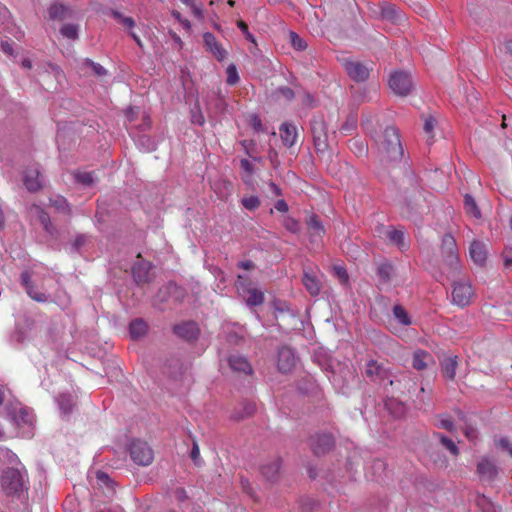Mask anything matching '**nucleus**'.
I'll return each mask as SVG.
<instances>
[{
  "instance_id": "58836bf2",
  "label": "nucleus",
  "mask_w": 512,
  "mask_h": 512,
  "mask_svg": "<svg viewBox=\"0 0 512 512\" xmlns=\"http://www.w3.org/2000/svg\"><path fill=\"white\" fill-rule=\"evenodd\" d=\"M433 435L434 437L439 439L441 445L445 447L453 456L459 455V448L451 438L447 437L446 435L440 432H435Z\"/></svg>"
},
{
  "instance_id": "3c124183",
  "label": "nucleus",
  "mask_w": 512,
  "mask_h": 512,
  "mask_svg": "<svg viewBox=\"0 0 512 512\" xmlns=\"http://www.w3.org/2000/svg\"><path fill=\"white\" fill-rule=\"evenodd\" d=\"M227 79L226 82L228 85H236L240 81V77L237 71L235 64H230L226 69Z\"/></svg>"
},
{
  "instance_id": "f3484780",
  "label": "nucleus",
  "mask_w": 512,
  "mask_h": 512,
  "mask_svg": "<svg viewBox=\"0 0 512 512\" xmlns=\"http://www.w3.org/2000/svg\"><path fill=\"white\" fill-rule=\"evenodd\" d=\"M476 473L482 481L493 482L498 476L499 468L488 457H482L477 464Z\"/></svg>"
},
{
  "instance_id": "bf43d9fd",
  "label": "nucleus",
  "mask_w": 512,
  "mask_h": 512,
  "mask_svg": "<svg viewBox=\"0 0 512 512\" xmlns=\"http://www.w3.org/2000/svg\"><path fill=\"white\" fill-rule=\"evenodd\" d=\"M87 243V236L85 234H78L71 244V251L79 253L81 248Z\"/></svg>"
},
{
  "instance_id": "603ef678",
  "label": "nucleus",
  "mask_w": 512,
  "mask_h": 512,
  "mask_svg": "<svg viewBox=\"0 0 512 512\" xmlns=\"http://www.w3.org/2000/svg\"><path fill=\"white\" fill-rule=\"evenodd\" d=\"M243 207L249 211L258 209L261 205V201L257 196L245 197L241 200Z\"/></svg>"
},
{
  "instance_id": "1a4fd4ad",
  "label": "nucleus",
  "mask_w": 512,
  "mask_h": 512,
  "mask_svg": "<svg viewBox=\"0 0 512 512\" xmlns=\"http://www.w3.org/2000/svg\"><path fill=\"white\" fill-rule=\"evenodd\" d=\"M131 459L138 465L148 466L152 463L154 454L146 442L134 440L129 447Z\"/></svg>"
},
{
  "instance_id": "a211bd4d",
  "label": "nucleus",
  "mask_w": 512,
  "mask_h": 512,
  "mask_svg": "<svg viewBox=\"0 0 512 512\" xmlns=\"http://www.w3.org/2000/svg\"><path fill=\"white\" fill-rule=\"evenodd\" d=\"M283 459L280 456L262 464L259 468L261 475L268 482L275 483L279 480Z\"/></svg>"
},
{
  "instance_id": "4be33fe9",
  "label": "nucleus",
  "mask_w": 512,
  "mask_h": 512,
  "mask_svg": "<svg viewBox=\"0 0 512 512\" xmlns=\"http://www.w3.org/2000/svg\"><path fill=\"white\" fill-rule=\"evenodd\" d=\"M203 42L206 50L212 53L219 62H222L226 58L227 51L211 32H205L203 34Z\"/></svg>"
},
{
  "instance_id": "49530a36",
  "label": "nucleus",
  "mask_w": 512,
  "mask_h": 512,
  "mask_svg": "<svg viewBox=\"0 0 512 512\" xmlns=\"http://www.w3.org/2000/svg\"><path fill=\"white\" fill-rule=\"evenodd\" d=\"M289 38L291 46L297 51H304L307 48V42L296 32L290 31Z\"/></svg>"
},
{
  "instance_id": "7c9ffc66",
  "label": "nucleus",
  "mask_w": 512,
  "mask_h": 512,
  "mask_svg": "<svg viewBox=\"0 0 512 512\" xmlns=\"http://www.w3.org/2000/svg\"><path fill=\"white\" fill-rule=\"evenodd\" d=\"M56 401L61 413L65 417H68L72 413L74 407L76 406L75 399L73 395L70 393L59 394L58 397L56 398Z\"/></svg>"
},
{
  "instance_id": "f8f14e48",
  "label": "nucleus",
  "mask_w": 512,
  "mask_h": 512,
  "mask_svg": "<svg viewBox=\"0 0 512 512\" xmlns=\"http://www.w3.org/2000/svg\"><path fill=\"white\" fill-rule=\"evenodd\" d=\"M389 87L400 96H407L412 89L411 76L403 71L394 72L389 78Z\"/></svg>"
},
{
  "instance_id": "864d4df0",
  "label": "nucleus",
  "mask_w": 512,
  "mask_h": 512,
  "mask_svg": "<svg viewBox=\"0 0 512 512\" xmlns=\"http://www.w3.org/2000/svg\"><path fill=\"white\" fill-rule=\"evenodd\" d=\"M387 237L389 240L396 244L398 247L404 246V232L397 229H392L388 232Z\"/></svg>"
},
{
  "instance_id": "79ce46f5",
  "label": "nucleus",
  "mask_w": 512,
  "mask_h": 512,
  "mask_svg": "<svg viewBox=\"0 0 512 512\" xmlns=\"http://www.w3.org/2000/svg\"><path fill=\"white\" fill-rule=\"evenodd\" d=\"M464 209L467 214L472 215L476 219L481 218V212L478 208L475 199L470 194L464 196Z\"/></svg>"
},
{
  "instance_id": "c756f323",
  "label": "nucleus",
  "mask_w": 512,
  "mask_h": 512,
  "mask_svg": "<svg viewBox=\"0 0 512 512\" xmlns=\"http://www.w3.org/2000/svg\"><path fill=\"white\" fill-rule=\"evenodd\" d=\"M384 406L394 418H402L406 414L405 404L395 397H387Z\"/></svg>"
},
{
  "instance_id": "bb28decb",
  "label": "nucleus",
  "mask_w": 512,
  "mask_h": 512,
  "mask_svg": "<svg viewBox=\"0 0 512 512\" xmlns=\"http://www.w3.org/2000/svg\"><path fill=\"white\" fill-rule=\"evenodd\" d=\"M279 131L283 145L288 148L292 147L297 138L296 126L291 123L284 122L281 124Z\"/></svg>"
},
{
  "instance_id": "0e129e2a",
  "label": "nucleus",
  "mask_w": 512,
  "mask_h": 512,
  "mask_svg": "<svg viewBox=\"0 0 512 512\" xmlns=\"http://www.w3.org/2000/svg\"><path fill=\"white\" fill-rule=\"evenodd\" d=\"M277 93L288 101H291L295 97L294 91L288 86H280L277 88Z\"/></svg>"
},
{
  "instance_id": "f704fd0d",
  "label": "nucleus",
  "mask_w": 512,
  "mask_h": 512,
  "mask_svg": "<svg viewBox=\"0 0 512 512\" xmlns=\"http://www.w3.org/2000/svg\"><path fill=\"white\" fill-rule=\"evenodd\" d=\"M302 283L310 295L316 296L320 293L321 285L316 276L305 272Z\"/></svg>"
},
{
  "instance_id": "ea45409f",
  "label": "nucleus",
  "mask_w": 512,
  "mask_h": 512,
  "mask_svg": "<svg viewBox=\"0 0 512 512\" xmlns=\"http://www.w3.org/2000/svg\"><path fill=\"white\" fill-rule=\"evenodd\" d=\"M107 15L111 16L113 19L118 21L120 24L125 26L128 29H132L135 26V21L132 17L124 16L121 12L115 9H108L106 12Z\"/></svg>"
},
{
  "instance_id": "09e8293b",
  "label": "nucleus",
  "mask_w": 512,
  "mask_h": 512,
  "mask_svg": "<svg viewBox=\"0 0 512 512\" xmlns=\"http://www.w3.org/2000/svg\"><path fill=\"white\" fill-rule=\"evenodd\" d=\"M284 228L293 233V234H297L300 232V223L298 220H296L295 218L291 217V216H286L284 219H283V222H282Z\"/></svg>"
},
{
  "instance_id": "9b49d317",
  "label": "nucleus",
  "mask_w": 512,
  "mask_h": 512,
  "mask_svg": "<svg viewBox=\"0 0 512 512\" xmlns=\"http://www.w3.org/2000/svg\"><path fill=\"white\" fill-rule=\"evenodd\" d=\"M137 259L138 260L133 263L131 268L132 276L138 286H143L150 283L153 279L150 274L153 265L151 262L143 259L140 253L137 255Z\"/></svg>"
},
{
  "instance_id": "c85d7f7f",
  "label": "nucleus",
  "mask_w": 512,
  "mask_h": 512,
  "mask_svg": "<svg viewBox=\"0 0 512 512\" xmlns=\"http://www.w3.org/2000/svg\"><path fill=\"white\" fill-rule=\"evenodd\" d=\"M318 384L310 374L302 376L297 381V389L303 395H313L318 392Z\"/></svg>"
},
{
  "instance_id": "6e6552de",
  "label": "nucleus",
  "mask_w": 512,
  "mask_h": 512,
  "mask_svg": "<svg viewBox=\"0 0 512 512\" xmlns=\"http://www.w3.org/2000/svg\"><path fill=\"white\" fill-rule=\"evenodd\" d=\"M187 295V292L185 288L178 285L174 281H169L162 287H160L154 297L155 303H165L172 299L174 303L181 304L185 297Z\"/></svg>"
},
{
  "instance_id": "6ab92c4d",
  "label": "nucleus",
  "mask_w": 512,
  "mask_h": 512,
  "mask_svg": "<svg viewBox=\"0 0 512 512\" xmlns=\"http://www.w3.org/2000/svg\"><path fill=\"white\" fill-rule=\"evenodd\" d=\"M473 295L472 286L467 283L458 282L454 284L452 290V301L459 307H465L470 303Z\"/></svg>"
},
{
  "instance_id": "c03bdc74",
  "label": "nucleus",
  "mask_w": 512,
  "mask_h": 512,
  "mask_svg": "<svg viewBox=\"0 0 512 512\" xmlns=\"http://www.w3.org/2000/svg\"><path fill=\"white\" fill-rule=\"evenodd\" d=\"M60 33L63 37L77 40L79 38V26L77 24H65L61 27Z\"/></svg>"
},
{
  "instance_id": "774afa93",
  "label": "nucleus",
  "mask_w": 512,
  "mask_h": 512,
  "mask_svg": "<svg viewBox=\"0 0 512 512\" xmlns=\"http://www.w3.org/2000/svg\"><path fill=\"white\" fill-rule=\"evenodd\" d=\"M273 306L276 312L284 313L290 311L289 305L286 301L276 299L273 301Z\"/></svg>"
},
{
  "instance_id": "473e14b6",
  "label": "nucleus",
  "mask_w": 512,
  "mask_h": 512,
  "mask_svg": "<svg viewBox=\"0 0 512 512\" xmlns=\"http://www.w3.org/2000/svg\"><path fill=\"white\" fill-rule=\"evenodd\" d=\"M241 407L240 410H236L232 414V419L240 421L252 416L256 412V404L254 402L245 400L241 403Z\"/></svg>"
},
{
  "instance_id": "b1692460",
  "label": "nucleus",
  "mask_w": 512,
  "mask_h": 512,
  "mask_svg": "<svg viewBox=\"0 0 512 512\" xmlns=\"http://www.w3.org/2000/svg\"><path fill=\"white\" fill-rule=\"evenodd\" d=\"M365 373L373 381H384L391 376V372L375 360L368 361Z\"/></svg>"
},
{
  "instance_id": "7ed1b4c3",
  "label": "nucleus",
  "mask_w": 512,
  "mask_h": 512,
  "mask_svg": "<svg viewBox=\"0 0 512 512\" xmlns=\"http://www.w3.org/2000/svg\"><path fill=\"white\" fill-rule=\"evenodd\" d=\"M382 153L389 161H400L404 155V150L400 140L399 130L395 126H388L383 132V141L381 143Z\"/></svg>"
},
{
  "instance_id": "6e6d98bb",
  "label": "nucleus",
  "mask_w": 512,
  "mask_h": 512,
  "mask_svg": "<svg viewBox=\"0 0 512 512\" xmlns=\"http://www.w3.org/2000/svg\"><path fill=\"white\" fill-rule=\"evenodd\" d=\"M26 293L37 302H46L48 301L49 295L45 293H40L35 291L34 284L30 285L28 288H25Z\"/></svg>"
},
{
  "instance_id": "5fc2aeb1",
  "label": "nucleus",
  "mask_w": 512,
  "mask_h": 512,
  "mask_svg": "<svg viewBox=\"0 0 512 512\" xmlns=\"http://www.w3.org/2000/svg\"><path fill=\"white\" fill-rule=\"evenodd\" d=\"M75 180L77 183L87 187H91L94 184V178L91 172H78L75 174Z\"/></svg>"
},
{
  "instance_id": "4468645a",
  "label": "nucleus",
  "mask_w": 512,
  "mask_h": 512,
  "mask_svg": "<svg viewBox=\"0 0 512 512\" xmlns=\"http://www.w3.org/2000/svg\"><path fill=\"white\" fill-rule=\"evenodd\" d=\"M380 17L393 25H402L406 21L405 14L393 3L380 4Z\"/></svg>"
},
{
  "instance_id": "423d86ee",
  "label": "nucleus",
  "mask_w": 512,
  "mask_h": 512,
  "mask_svg": "<svg viewBox=\"0 0 512 512\" xmlns=\"http://www.w3.org/2000/svg\"><path fill=\"white\" fill-rule=\"evenodd\" d=\"M358 382L355 369L347 365H339L337 370L332 371V383L344 395L350 394L352 384Z\"/></svg>"
},
{
  "instance_id": "dca6fc26",
  "label": "nucleus",
  "mask_w": 512,
  "mask_h": 512,
  "mask_svg": "<svg viewBox=\"0 0 512 512\" xmlns=\"http://www.w3.org/2000/svg\"><path fill=\"white\" fill-rule=\"evenodd\" d=\"M306 225L309 230V241L312 244H319L326 233V229L317 214H311L306 219Z\"/></svg>"
},
{
  "instance_id": "20e7f679",
  "label": "nucleus",
  "mask_w": 512,
  "mask_h": 512,
  "mask_svg": "<svg viewBox=\"0 0 512 512\" xmlns=\"http://www.w3.org/2000/svg\"><path fill=\"white\" fill-rule=\"evenodd\" d=\"M310 132L317 154H324L329 149L328 125L323 116H314L310 120Z\"/></svg>"
},
{
  "instance_id": "e2e57ef3",
  "label": "nucleus",
  "mask_w": 512,
  "mask_h": 512,
  "mask_svg": "<svg viewBox=\"0 0 512 512\" xmlns=\"http://www.w3.org/2000/svg\"><path fill=\"white\" fill-rule=\"evenodd\" d=\"M96 479L100 484H103L107 487L113 486V480L110 478V476L101 470L96 472Z\"/></svg>"
},
{
  "instance_id": "4d7b16f0",
  "label": "nucleus",
  "mask_w": 512,
  "mask_h": 512,
  "mask_svg": "<svg viewBox=\"0 0 512 512\" xmlns=\"http://www.w3.org/2000/svg\"><path fill=\"white\" fill-rule=\"evenodd\" d=\"M333 273L342 284H347L349 282V275L344 266L334 265Z\"/></svg>"
},
{
  "instance_id": "4c0bfd02",
  "label": "nucleus",
  "mask_w": 512,
  "mask_h": 512,
  "mask_svg": "<svg viewBox=\"0 0 512 512\" xmlns=\"http://www.w3.org/2000/svg\"><path fill=\"white\" fill-rule=\"evenodd\" d=\"M211 105L216 114L224 115L228 111V103L220 93L215 94L211 98Z\"/></svg>"
},
{
  "instance_id": "69168bd1",
  "label": "nucleus",
  "mask_w": 512,
  "mask_h": 512,
  "mask_svg": "<svg viewBox=\"0 0 512 512\" xmlns=\"http://www.w3.org/2000/svg\"><path fill=\"white\" fill-rule=\"evenodd\" d=\"M190 458L196 466H199L202 462L200 458L199 446L195 441H193L192 449L190 451Z\"/></svg>"
},
{
  "instance_id": "393cba45",
  "label": "nucleus",
  "mask_w": 512,
  "mask_h": 512,
  "mask_svg": "<svg viewBox=\"0 0 512 512\" xmlns=\"http://www.w3.org/2000/svg\"><path fill=\"white\" fill-rule=\"evenodd\" d=\"M162 372L169 378L177 380L183 373V363L177 357H170L165 361Z\"/></svg>"
},
{
  "instance_id": "f257e3e1",
  "label": "nucleus",
  "mask_w": 512,
  "mask_h": 512,
  "mask_svg": "<svg viewBox=\"0 0 512 512\" xmlns=\"http://www.w3.org/2000/svg\"><path fill=\"white\" fill-rule=\"evenodd\" d=\"M0 487L6 497L20 501L21 507L18 510L14 508V512H31L30 483L26 471L22 472L14 467L5 468L0 475Z\"/></svg>"
},
{
  "instance_id": "0eeeda50",
  "label": "nucleus",
  "mask_w": 512,
  "mask_h": 512,
  "mask_svg": "<svg viewBox=\"0 0 512 512\" xmlns=\"http://www.w3.org/2000/svg\"><path fill=\"white\" fill-rule=\"evenodd\" d=\"M308 444L314 456L322 457L334 450L336 439L330 432H319L309 437Z\"/></svg>"
},
{
  "instance_id": "a19ab883",
  "label": "nucleus",
  "mask_w": 512,
  "mask_h": 512,
  "mask_svg": "<svg viewBox=\"0 0 512 512\" xmlns=\"http://www.w3.org/2000/svg\"><path fill=\"white\" fill-rule=\"evenodd\" d=\"M394 268L389 262H383L377 267V276L382 283H388L391 280Z\"/></svg>"
},
{
  "instance_id": "338daca9",
  "label": "nucleus",
  "mask_w": 512,
  "mask_h": 512,
  "mask_svg": "<svg viewBox=\"0 0 512 512\" xmlns=\"http://www.w3.org/2000/svg\"><path fill=\"white\" fill-rule=\"evenodd\" d=\"M437 426L447 430L448 432H454L456 430L454 422L448 418H441Z\"/></svg>"
},
{
  "instance_id": "5701e85b",
  "label": "nucleus",
  "mask_w": 512,
  "mask_h": 512,
  "mask_svg": "<svg viewBox=\"0 0 512 512\" xmlns=\"http://www.w3.org/2000/svg\"><path fill=\"white\" fill-rule=\"evenodd\" d=\"M469 255L476 265L483 267L487 260L486 245L480 240H473L469 246Z\"/></svg>"
},
{
  "instance_id": "a878e982",
  "label": "nucleus",
  "mask_w": 512,
  "mask_h": 512,
  "mask_svg": "<svg viewBox=\"0 0 512 512\" xmlns=\"http://www.w3.org/2000/svg\"><path fill=\"white\" fill-rule=\"evenodd\" d=\"M228 365L233 372L249 375L253 372L251 364L244 356L231 355L227 359Z\"/></svg>"
},
{
  "instance_id": "f03ea898",
  "label": "nucleus",
  "mask_w": 512,
  "mask_h": 512,
  "mask_svg": "<svg viewBox=\"0 0 512 512\" xmlns=\"http://www.w3.org/2000/svg\"><path fill=\"white\" fill-rule=\"evenodd\" d=\"M399 194L402 198V206L408 214L416 212L420 200L423 198L422 188L419 183V177L415 172L407 167L402 183L398 187Z\"/></svg>"
},
{
  "instance_id": "cd10ccee",
  "label": "nucleus",
  "mask_w": 512,
  "mask_h": 512,
  "mask_svg": "<svg viewBox=\"0 0 512 512\" xmlns=\"http://www.w3.org/2000/svg\"><path fill=\"white\" fill-rule=\"evenodd\" d=\"M128 329L131 339L139 340L146 336V334L148 333L149 326L144 319L136 318L129 323Z\"/></svg>"
},
{
  "instance_id": "680f3d73",
  "label": "nucleus",
  "mask_w": 512,
  "mask_h": 512,
  "mask_svg": "<svg viewBox=\"0 0 512 512\" xmlns=\"http://www.w3.org/2000/svg\"><path fill=\"white\" fill-rule=\"evenodd\" d=\"M495 444L503 451H507L512 457V445L507 437H500L499 439H495Z\"/></svg>"
},
{
  "instance_id": "aec40b11",
  "label": "nucleus",
  "mask_w": 512,
  "mask_h": 512,
  "mask_svg": "<svg viewBox=\"0 0 512 512\" xmlns=\"http://www.w3.org/2000/svg\"><path fill=\"white\" fill-rule=\"evenodd\" d=\"M41 178L42 175L38 167H28L24 171L23 183L29 192L35 193L38 192L43 187V182Z\"/></svg>"
},
{
  "instance_id": "2f4dec72",
  "label": "nucleus",
  "mask_w": 512,
  "mask_h": 512,
  "mask_svg": "<svg viewBox=\"0 0 512 512\" xmlns=\"http://www.w3.org/2000/svg\"><path fill=\"white\" fill-rule=\"evenodd\" d=\"M48 14L51 20L62 21L71 15V11L68 6L59 2H54L48 8Z\"/></svg>"
},
{
  "instance_id": "ddd939ff",
  "label": "nucleus",
  "mask_w": 512,
  "mask_h": 512,
  "mask_svg": "<svg viewBox=\"0 0 512 512\" xmlns=\"http://www.w3.org/2000/svg\"><path fill=\"white\" fill-rule=\"evenodd\" d=\"M173 333L186 342H196L200 336V328L193 320L183 321L173 326Z\"/></svg>"
},
{
  "instance_id": "8fccbe9b",
  "label": "nucleus",
  "mask_w": 512,
  "mask_h": 512,
  "mask_svg": "<svg viewBox=\"0 0 512 512\" xmlns=\"http://www.w3.org/2000/svg\"><path fill=\"white\" fill-rule=\"evenodd\" d=\"M83 65L85 67H88V68L92 69L94 74L97 75V76H105V75H107V70L102 65H100L99 63L94 62L93 60H91L89 58L84 59Z\"/></svg>"
},
{
  "instance_id": "72a5a7b5",
  "label": "nucleus",
  "mask_w": 512,
  "mask_h": 512,
  "mask_svg": "<svg viewBox=\"0 0 512 512\" xmlns=\"http://www.w3.org/2000/svg\"><path fill=\"white\" fill-rule=\"evenodd\" d=\"M432 356L425 350L418 349L413 354L412 367L418 371L424 370L428 366L427 360H431Z\"/></svg>"
},
{
  "instance_id": "9d476101",
  "label": "nucleus",
  "mask_w": 512,
  "mask_h": 512,
  "mask_svg": "<svg viewBox=\"0 0 512 512\" xmlns=\"http://www.w3.org/2000/svg\"><path fill=\"white\" fill-rule=\"evenodd\" d=\"M237 284L242 293L246 295L245 302L247 306L256 307L264 302V293L260 289L251 287L247 277L238 275Z\"/></svg>"
},
{
  "instance_id": "c9c22d12",
  "label": "nucleus",
  "mask_w": 512,
  "mask_h": 512,
  "mask_svg": "<svg viewBox=\"0 0 512 512\" xmlns=\"http://www.w3.org/2000/svg\"><path fill=\"white\" fill-rule=\"evenodd\" d=\"M457 368V357H447L441 362L443 376L454 380Z\"/></svg>"
},
{
  "instance_id": "13d9d810",
  "label": "nucleus",
  "mask_w": 512,
  "mask_h": 512,
  "mask_svg": "<svg viewBox=\"0 0 512 512\" xmlns=\"http://www.w3.org/2000/svg\"><path fill=\"white\" fill-rule=\"evenodd\" d=\"M477 506L481 508L483 512H495L493 503L484 495L478 497Z\"/></svg>"
},
{
  "instance_id": "412c9836",
  "label": "nucleus",
  "mask_w": 512,
  "mask_h": 512,
  "mask_svg": "<svg viewBox=\"0 0 512 512\" xmlns=\"http://www.w3.org/2000/svg\"><path fill=\"white\" fill-rule=\"evenodd\" d=\"M345 70L349 78L358 83L365 82L370 75L366 65L358 61H347L345 63Z\"/></svg>"
},
{
  "instance_id": "2eb2a0df",
  "label": "nucleus",
  "mask_w": 512,
  "mask_h": 512,
  "mask_svg": "<svg viewBox=\"0 0 512 512\" xmlns=\"http://www.w3.org/2000/svg\"><path fill=\"white\" fill-rule=\"evenodd\" d=\"M297 360L295 351L291 347L282 346L278 350V369L280 372H291L295 368Z\"/></svg>"
},
{
  "instance_id": "052dcab7",
  "label": "nucleus",
  "mask_w": 512,
  "mask_h": 512,
  "mask_svg": "<svg viewBox=\"0 0 512 512\" xmlns=\"http://www.w3.org/2000/svg\"><path fill=\"white\" fill-rule=\"evenodd\" d=\"M236 25L241 30V32L244 34V37L247 41H249L251 43L256 42L254 35L249 32L248 25L245 21L238 20Z\"/></svg>"
},
{
  "instance_id": "39448f33",
  "label": "nucleus",
  "mask_w": 512,
  "mask_h": 512,
  "mask_svg": "<svg viewBox=\"0 0 512 512\" xmlns=\"http://www.w3.org/2000/svg\"><path fill=\"white\" fill-rule=\"evenodd\" d=\"M440 251L443 261L448 268L452 272H458L460 268L458 246L455 238L450 233L443 235Z\"/></svg>"
},
{
  "instance_id": "e433bc0d",
  "label": "nucleus",
  "mask_w": 512,
  "mask_h": 512,
  "mask_svg": "<svg viewBox=\"0 0 512 512\" xmlns=\"http://www.w3.org/2000/svg\"><path fill=\"white\" fill-rule=\"evenodd\" d=\"M38 220L46 233H48L52 237H55L57 235L58 230L52 224L50 216L46 211H44L42 209L39 211Z\"/></svg>"
},
{
  "instance_id": "a18cd8bd",
  "label": "nucleus",
  "mask_w": 512,
  "mask_h": 512,
  "mask_svg": "<svg viewBox=\"0 0 512 512\" xmlns=\"http://www.w3.org/2000/svg\"><path fill=\"white\" fill-rule=\"evenodd\" d=\"M51 206L54 207L57 211L62 212L64 214L70 213V207L67 200L62 196H56L53 199H50Z\"/></svg>"
},
{
  "instance_id": "37998d69",
  "label": "nucleus",
  "mask_w": 512,
  "mask_h": 512,
  "mask_svg": "<svg viewBox=\"0 0 512 512\" xmlns=\"http://www.w3.org/2000/svg\"><path fill=\"white\" fill-rule=\"evenodd\" d=\"M393 315L399 321L400 324L404 326H408L411 324V319L406 309L402 305L396 304L393 307Z\"/></svg>"
},
{
  "instance_id": "de8ad7c7",
  "label": "nucleus",
  "mask_w": 512,
  "mask_h": 512,
  "mask_svg": "<svg viewBox=\"0 0 512 512\" xmlns=\"http://www.w3.org/2000/svg\"><path fill=\"white\" fill-rule=\"evenodd\" d=\"M191 123L199 126H203L205 123L204 115L200 109L199 103H196L191 109Z\"/></svg>"
}]
</instances>
